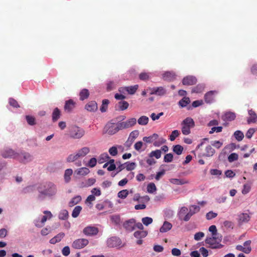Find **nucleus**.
Wrapping results in <instances>:
<instances>
[{
	"mask_svg": "<svg viewBox=\"0 0 257 257\" xmlns=\"http://www.w3.org/2000/svg\"><path fill=\"white\" fill-rule=\"evenodd\" d=\"M254 132L255 130L254 128H250L246 133V137L248 139H250L252 137L253 134L254 133Z\"/></svg>",
	"mask_w": 257,
	"mask_h": 257,
	"instance_id": "63",
	"label": "nucleus"
},
{
	"mask_svg": "<svg viewBox=\"0 0 257 257\" xmlns=\"http://www.w3.org/2000/svg\"><path fill=\"white\" fill-rule=\"evenodd\" d=\"M249 117L247 118V123L250 124L251 123H255L257 121V115L254 111L252 109H250L248 111Z\"/></svg>",
	"mask_w": 257,
	"mask_h": 257,
	"instance_id": "17",
	"label": "nucleus"
},
{
	"mask_svg": "<svg viewBox=\"0 0 257 257\" xmlns=\"http://www.w3.org/2000/svg\"><path fill=\"white\" fill-rule=\"evenodd\" d=\"M27 123L30 125H34L36 124V118L34 116L30 115H27L25 116Z\"/></svg>",
	"mask_w": 257,
	"mask_h": 257,
	"instance_id": "31",
	"label": "nucleus"
},
{
	"mask_svg": "<svg viewBox=\"0 0 257 257\" xmlns=\"http://www.w3.org/2000/svg\"><path fill=\"white\" fill-rule=\"evenodd\" d=\"M250 217L247 213H242L238 215V221L239 224L246 223L250 220Z\"/></svg>",
	"mask_w": 257,
	"mask_h": 257,
	"instance_id": "19",
	"label": "nucleus"
},
{
	"mask_svg": "<svg viewBox=\"0 0 257 257\" xmlns=\"http://www.w3.org/2000/svg\"><path fill=\"white\" fill-rule=\"evenodd\" d=\"M89 152V148L88 147H85L79 150L76 153L79 158H81L87 155Z\"/></svg>",
	"mask_w": 257,
	"mask_h": 257,
	"instance_id": "22",
	"label": "nucleus"
},
{
	"mask_svg": "<svg viewBox=\"0 0 257 257\" xmlns=\"http://www.w3.org/2000/svg\"><path fill=\"white\" fill-rule=\"evenodd\" d=\"M115 87V84L113 81H109L107 83L106 89L107 91H110L114 89Z\"/></svg>",
	"mask_w": 257,
	"mask_h": 257,
	"instance_id": "58",
	"label": "nucleus"
},
{
	"mask_svg": "<svg viewBox=\"0 0 257 257\" xmlns=\"http://www.w3.org/2000/svg\"><path fill=\"white\" fill-rule=\"evenodd\" d=\"M148 234V232L145 230H138L136 231L134 235L136 238H138L136 243L137 244L141 245L143 243V240L141 239L142 238L145 237Z\"/></svg>",
	"mask_w": 257,
	"mask_h": 257,
	"instance_id": "8",
	"label": "nucleus"
},
{
	"mask_svg": "<svg viewBox=\"0 0 257 257\" xmlns=\"http://www.w3.org/2000/svg\"><path fill=\"white\" fill-rule=\"evenodd\" d=\"M204 236V233L202 232H198L195 234L194 239L196 240H200L202 237Z\"/></svg>",
	"mask_w": 257,
	"mask_h": 257,
	"instance_id": "61",
	"label": "nucleus"
},
{
	"mask_svg": "<svg viewBox=\"0 0 257 257\" xmlns=\"http://www.w3.org/2000/svg\"><path fill=\"white\" fill-rule=\"evenodd\" d=\"M43 213L45 215L42 217L41 222L37 221L35 223V225L38 227H42L47 220L51 218L52 217V214L49 211H44Z\"/></svg>",
	"mask_w": 257,
	"mask_h": 257,
	"instance_id": "11",
	"label": "nucleus"
},
{
	"mask_svg": "<svg viewBox=\"0 0 257 257\" xmlns=\"http://www.w3.org/2000/svg\"><path fill=\"white\" fill-rule=\"evenodd\" d=\"M190 102V100L189 97H184L181 100H180L178 104L182 107H184L187 106Z\"/></svg>",
	"mask_w": 257,
	"mask_h": 257,
	"instance_id": "34",
	"label": "nucleus"
},
{
	"mask_svg": "<svg viewBox=\"0 0 257 257\" xmlns=\"http://www.w3.org/2000/svg\"><path fill=\"white\" fill-rule=\"evenodd\" d=\"M17 158L21 162L27 163L32 160V156L28 153L23 152L18 154Z\"/></svg>",
	"mask_w": 257,
	"mask_h": 257,
	"instance_id": "10",
	"label": "nucleus"
},
{
	"mask_svg": "<svg viewBox=\"0 0 257 257\" xmlns=\"http://www.w3.org/2000/svg\"><path fill=\"white\" fill-rule=\"evenodd\" d=\"M163 76L165 80L169 81H172L176 78V74L173 72H166L163 74Z\"/></svg>",
	"mask_w": 257,
	"mask_h": 257,
	"instance_id": "21",
	"label": "nucleus"
},
{
	"mask_svg": "<svg viewBox=\"0 0 257 257\" xmlns=\"http://www.w3.org/2000/svg\"><path fill=\"white\" fill-rule=\"evenodd\" d=\"M85 107L89 111H95L97 109V104L95 101H91L87 103Z\"/></svg>",
	"mask_w": 257,
	"mask_h": 257,
	"instance_id": "20",
	"label": "nucleus"
},
{
	"mask_svg": "<svg viewBox=\"0 0 257 257\" xmlns=\"http://www.w3.org/2000/svg\"><path fill=\"white\" fill-rule=\"evenodd\" d=\"M118 108L120 110H123L126 109L128 107V103L126 101H120L118 102Z\"/></svg>",
	"mask_w": 257,
	"mask_h": 257,
	"instance_id": "55",
	"label": "nucleus"
},
{
	"mask_svg": "<svg viewBox=\"0 0 257 257\" xmlns=\"http://www.w3.org/2000/svg\"><path fill=\"white\" fill-rule=\"evenodd\" d=\"M180 135V132L178 130H174L172 133L169 136V139L171 141H174L177 137H178Z\"/></svg>",
	"mask_w": 257,
	"mask_h": 257,
	"instance_id": "50",
	"label": "nucleus"
},
{
	"mask_svg": "<svg viewBox=\"0 0 257 257\" xmlns=\"http://www.w3.org/2000/svg\"><path fill=\"white\" fill-rule=\"evenodd\" d=\"M209 231L212 233L213 236H220V235L217 233V230L215 225H211L209 228Z\"/></svg>",
	"mask_w": 257,
	"mask_h": 257,
	"instance_id": "51",
	"label": "nucleus"
},
{
	"mask_svg": "<svg viewBox=\"0 0 257 257\" xmlns=\"http://www.w3.org/2000/svg\"><path fill=\"white\" fill-rule=\"evenodd\" d=\"M250 188L251 187L250 185L248 184H244L243 185V188L242 190V193L243 194H246L250 191Z\"/></svg>",
	"mask_w": 257,
	"mask_h": 257,
	"instance_id": "59",
	"label": "nucleus"
},
{
	"mask_svg": "<svg viewBox=\"0 0 257 257\" xmlns=\"http://www.w3.org/2000/svg\"><path fill=\"white\" fill-rule=\"evenodd\" d=\"M238 156L236 153H232L228 157V160L229 162H232L238 159Z\"/></svg>",
	"mask_w": 257,
	"mask_h": 257,
	"instance_id": "57",
	"label": "nucleus"
},
{
	"mask_svg": "<svg viewBox=\"0 0 257 257\" xmlns=\"http://www.w3.org/2000/svg\"><path fill=\"white\" fill-rule=\"evenodd\" d=\"M142 221L145 225L148 226L153 222V219L151 217H145L142 218Z\"/></svg>",
	"mask_w": 257,
	"mask_h": 257,
	"instance_id": "53",
	"label": "nucleus"
},
{
	"mask_svg": "<svg viewBox=\"0 0 257 257\" xmlns=\"http://www.w3.org/2000/svg\"><path fill=\"white\" fill-rule=\"evenodd\" d=\"M88 243L89 241L87 239L79 238L73 242L72 247L75 249H80L85 247Z\"/></svg>",
	"mask_w": 257,
	"mask_h": 257,
	"instance_id": "5",
	"label": "nucleus"
},
{
	"mask_svg": "<svg viewBox=\"0 0 257 257\" xmlns=\"http://www.w3.org/2000/svg\"><path fill=\"white\" fill-rule=\"evenodd\" d=\"M61 112L59 109L57 107H56L52 113V120L55 122L56 121L60 116Z\"/></svg>",
	"mask_w": 257,
	"mask_h": 257,
	"instance_id": "28",
	"label": "nucleus"
},
{
	"mask_svg": "<svg viewBox=\"0 0 257 257\" xmlns=\"http://www.w3.org/2000/svg\"><path fill=\"white\" fill-rule=\"evenodd\" d=\"M85 134L84 130L77 126H72L69 131L70 137L73 139L81 138Z\"/></svg>",
	"mask_w": 257,
	"mask_h": 257,
	"instance_id": "4",
	"label": "nucleus"
},
{
	"mask_svg": "<svg viewBox=\"0 0 257 257\" xmlns=\"http://www.w3.org/2000/svg\"><path fill=\"white\" fill-rule=\"evenodd\" d=\"M215 153L214 149L210 146L206 147L205 152L202 154L203 157H211Z\"/></svg>",
	"mask_w": 257,
	"mask_h": 257,
	"instance_id": "24",
	"label": "nucleus"
},
{
	"mask_svg": "<svg viewBox=\"0 0 257 257\" xmlns=\"http://www.w3.org/2000/svg\"><path fill=\"white\" fill-rule=\"evenodd\" d=\"M161 156V151L160 150H156L155 151H152L150 154L149 157L150 158L155 157L156 159H159Z\"/></svg>",
	"mask_w": 257,
	"mask_h": 257,
	"instance_id": "38",
	"label": "nucleus"
},
{
	"mask_svg": "<svg viewBox=\"0 0 257 257\" xmlns=\"http://www.w3.org/2000/svg\"><path fill=\"white\" fill-rule=\"evenodd\" d=\"M89 96V92L87 89H83L79 93L80 100H84L87 99Z\"/></svg>",
	"mask_w": 257,
	"mask_h": 257,
	"instance_id": "26",
	"label": "nucleus"
},
{
	"mask_svg": "<svg viewBox=\"0 0 257 257\" xmlns=\"http://www.w3.org/2000/svg\"><path fill=\"white\" fill-rule=\"evenodd\" d=\"M121 243L120 239L115 236L111 237L107 240V245L109 247L120 246Z\"/></svg>",
	"mask_w": 257,
	"mask_h": 257,
	"instance_id": "6",
	"label": "nucleus"
},
{
	"mask_svg": "<svg viewBox=\"0 0 257 257\" xmlns=\"http://www.w3.org/2000/svg\"><path fill=\"white\" fill-rule=\"evenodd\" d=\"M182 132L184 135H188L190 134V128L195 126V122L191 117H187L182 122Z\"/></svg>",
	"mask_w": 257,
	"mask_h": 257,
	"instance_id": "3",
	"label": "nucleus"
},
{
	"mask_svg": "<svg viewBox=\"0 0 257 257\" xmlns=\"http://www.w3.org/2000/svg\"><path fill=\"white\" fill-rule=\"evenodd\" d=\"M83 232L87 236L95 235L98 232V229L94 226H88L83 229Z\"/></svg>",
	"mask_w": 257,
	"mask_h": 257,
	"instance_id": "9",
	"label": "nucleus"
},
{
	"mask_svg": "<svg viewBox=\"0 0 257 257\" xmlns=\"http://www.w3.org/2000/svg\"><path fill=\"white\" fill-rule=\"evenodd\" d=\"M116 123H108L105 126V132L110 135H113L118 131Z\"/></svg>",
	"mask_w": 257,
	"mask_h": 257,
	"instance_id": "7",
	"label": "nucleus"
},
{
	"mask_svg": "<svg viewBox=\"0 0 257 257\" xmlns=\"http://www.w3.org/2000/svg\"><path fill=\"white\" fill-rule=\"evenodd\" d=\"M131 227V230H134L136 228L140 230H143L144 226L141 222L136 223L134 219H130V228Z\"/></svg>",
	"mask_w": 257,
	"mask_h": 257,
	"instance_id": "15",
	"label": "nucleus"
},
{
	"mask_svg": "<svg viewBox=\"0 0 257 257\" xmlns=\"http://www.w3.org/2000/svg\"><path fill=\"white\" fill-rule=\"evenodd\" d=\"M183 148L179 145H176L173 147V151L176 154L180 155L182 153Z\"/></svg>",
	"mask_w": 257,
	"mask_h": 257,
	"instance_id": "42",
	"label": "nucleus"
},
{
	"mask_svg": "<svg viewBox=\"0 0 257 257\" xmlns=\"http://www.w3.org/2000/svg\"><path fill=\"white\" fill-rule=\"evenodd\" d=\"M68 212L66 210H63L59 214V218L61 220H66L68 217Z\"/></svg>",
	"mask_w": 257,
	"mask_h": 257,
	"instance_id": "47",
	"label": "nucleus"
},
{
	"mask_svg": "<svg viewBox=\"0 0 257 257\" xmlns=\"http://www.w3.org/2000/svg\"><path fill=\"white\" fill-rule=\"evenodd\" d=\"M76 103L72 99L66 101L64 109L67 112L71 111L75 107Z\"/></svg>",
	"mask_w": 257,
	"mask_h": 257,
	"instance_id": "18",
	"label": "nucleus"
},
{
	"mask_svg": "<svg viewBox=\"0 0 257 257\" xmlns=\"http://www.w3.org/2000/svg\"><path fill=\"white\" fill-rule=\"evenodd\" d=\"M82 210V207L80 206H76L73 209L72 213V216L73 218H76L77 217L81 211Z\"/></svg>",
	"mask_w": 257,
	"mask_h": 257,
	"instance_id": "36",
	"label": "nucleus"
},
{
	"mask_svg": "<svg viewBox=\"0 0 257 257\" xmlns=\"http://www.w3.org/2000/svg\"><path fill=\"white\" fill-rule=\"evenodd\" d=\"M108 103L109 100L108 99H103L102 100V104L100 108V110L102 112H105L106 111Z\"/></svg>",
	"mask_w": 257,
	"mask_h": 257,
	"instance_id": "46",
	"label": "nucleus"
},
{
	"mask_svg": "<svg viewBox=\"0 0 257 257\" xmlns=\"http://www.w3.org/2000/svg\"><path fill=\"white\" fill-rule=\"evenodd\" d=\"M9 103L11 106L14 108H19L20 107L18 101L13 98H10Z\"/></svg>",
	"mask_w": 257,
	"mask_h": 257,
	"instance_id": "48",
	"label": "nucleus"
},
{
	"mask_svg": "<svg viewBox=\"0 0 257 257\" xmlns=\"http://www.w3.org/2000/svg\"><path fill=\"white\" fill-rule=\"evenodd\" d=\"M236 249L239 251H241L246 254H248L250 252V248L244 247L241 245H236Z\"/></svg>",
	"mask_w": 257,
	"mask_h": 257,
	"instance_id": "45",
	"label": "nucleus"
},
{
	"mask_svg": "<svg viewBox=\"0 0 257 257\" xmlns=\"http://www.w3.org/2000/svg\"><path fill=\"white\" fill-rule=\"evenodd\" d=\"M109 159V157L107 153H103L101 154L98 159V162L100 164L103 163L107 161Z\"/></svg>",
	"mask_w": 257,
	"mask_h": 257,
	"instance_id": "43",
	"label": "nucleus"
},
{
	"mask_svg": "<svg viewBox=\"0 0 257 257\" xmlns=\"http://www.w3.org/2000/svg\"><path fill=\"white\" fill-rule=\"evenodd\" d=\"M109 154L113 156H115L117 154V150L115 147H111L108 151Z\"/></svg>",
	"mask_w": 257,
	"mask_h": 257,
	"instance_id": "64",
	"label": "nucleus"
},
{
	"mask_svg": "<svg viewBox=\"0 0 257 257\" xmlns=\"http://www.w3.org/2000/svg\"><path fill=\"white\" fill-rule=\"evenodd\" d=\"M222 240V236H213L207 237L205 239V243L209 245V247L211 248H220L223 245L220 244Z\"/></svg>",
	"mask_w": 257,
	"mask_h": 257,
	"instance_id": "2",
	"label": "nucleus"
},
{
	"mask_svg": "<svg viewBox=\"0 0 257 257\" xmlns=\"http://www.w3.org/2000/svg\"><path fill=\"white\" fill-rule=\"evenodd\" d=\"M65 234L63 232H60L58 233L57 235L55 236L54 237L51 238L49 242L51 244H55L57 242H60L62 239L64 237Z\"/></svg>",
	"mask_w": 257,
	"mask_h": 257,
	"instance_id": "23",
	"label": "nucleus"
},
{
	"mask_svg": "<svg viewBox=\"0 0 257 257\" xmlns=\"http://www.w3.org/2000/svg\"><path fill=\"white\" fill-rule=\"evenodd\" d=\"M39 195L38 199H42L43 196H51L54 195L57 192L56 186L51 182L46 183L42 184L38 187Z\"/></svg>",
	"mask_w": 257,
	"mask_h": 257,
	"instance_id": "1",
	"label": "nucleus"
},
{
	"mask_svg": "<svg viewBox=\"0 0 257 257\" xmlns=\"http://www.w3.org/2000/svg\"><path fill=\"white\" fill-rule=\"evenodd\" d=\"M79 159V157L77 155L76 153L75 154H72L68 156V157L67 158V162H74L75 161H77Z\"/></svg>",
	"mask_w": 257,
	"mask_h": 257,
	"instance_id": "37",
	"label": "nucleus"
},
{
	"mask_svg": "<svg viewBox=\"0 0 257 257\" xmlns=\"http://www.w3.org/2000/svg\"><path fill=\"white\" fill-rule=\"evenodd\" d=\"M73 173V171L71 169H67L65 170L64 177L65 182L68 183L71 180V176Z\"/></svg>",
	"mask_w": 257,
	"mask_h": 257,
	"instance_id": "29",
	"label": "nucleus"
},
{
	"mask_svg": "<svg viewBox=\"0 0 257 257\" xmlns=\"http://www.w3.org/2000/svg\"><path fill=\"white\" fill-rule=\"evenodd\" d=\"M200 210V207L197 205H191L189 207V212L192 215L197 213Z\"/></svg>",
	"mask_w": 257,
	"mask_h": 257,
	"instance_id": "44",
	"label": "nucleus"
},
{
	"mask_svg": "<svg viewBox=\"0 0 257 257\" xmlns=\"http://www.w3.org/2000/svg\"><path fill=\"white\" fill-rule=\"evenodd\" d=\"M76 173L78 175L85 176L89 173V170L86 167H82L76 170Z\"/></svg>",
	"mask_w": 257,
	"mask_h": 257,
	"instance_id": "32",
	"label": "nucleus"
},
{
	"mask_svg": "<svg viewBox=\"0 0 257 257\" xmlns=\"http://www.w3.org/2000/svg\"><path fill=\"white\" fill-rule=\"evenodd\" d=\"M139 78L143 81H146L149 79V74L146 72H142L139 75Z\"/></svg>",
	"mask_w": 257,
	"mask_h": 257,
	"instance_id": "56",
	"label": "nucleus"
},
{
	"mask_svg": "<svg viewBox=\"0 0 257 257\" xmlns=\"http://www.w3.org/2000/svg\"><path fill=\"white\" fill-rule=\"evenodd\" d=\"M128 194V191L126 189L122 190L119 191L117 194V196L121 199L125 198Z\"/></svg>",
	"mask_w": 257,
	"mask_h": 257,
	"instance_id": "49",
	"label": "nucleus"
},
{
	"mask_svg": "<svg viewBox=\"0 0 257 257\" xmlns=\"http://www.w3.org/2000/svg\"><path fill=\"white\" fill-rule=\"evenodd\" d=\"M111 221L115 225L119 224L120 222V218L119 215H114L110 217Z\"/></svg>",
	"mask_w": 257,
	"mask_h": 257,
	"instance_id": "52",
	"label": "nucleus"
},
{
	"mask_svg": "<svg viewBox=\"0 0 257 257\" xmlns=\"http://www.w3.org/2000/svg\"><path fill=\"white\" fill-rule=\"evenodd\" d=\"M151 94L162 96L166 93V90L163 87H154L152 89Z\"/></svg>",
	"mask_w": 257,
	"mask_h": 257,
	"instance_id": "14",
	"label": "nucleus"
},
{
	"mask_svg": "<svg viewBox=\"0 0 257 257\" xmlns=\"http://www.w3.org/2000/svg\"><path fill=\"white\" fill-rule=\"evenodd\" d=\"M236 115L234 112H226L222 116V119L225 121H231L235 119Z\"/></svg>",
	"mask_w": 257,
	"mask_h": 257,
	"instance_id": "16",
	"label": "nucleus"
},
{
	"mask_svg": "<svg viewBox=\"0 0 257 257\" xmlns=\"http://www.w3.org/2000/svg\"><path fill=\"white\" fill-rule=\"evenodd\" d=\"M116 125L118 126V130L119 131L127 128L128 126V122L127 120L125 121L118 122L116 123Z\"/></svg>",
	"mask_w": 257,
	"mask_h": 257,
	"instance_id": "39",
	"label": "nucleus"
},
{
	"mask_svg": "<svg viewBox=\"0 0 257 257\" xmlns=\"http://www.w3.org/2000/svg\"><path fill=\"white\" fill-rule=\"evenodd\" d=\"M2 156L5 158H16L15 154L12 150H9L3 153Z\"/></svg>",
	"mask_w": 257,
	"mask_h": 257,
	"instance_id": "30",
	"label": "nucleus"
},
{
	"mask_svg": "<svg viewBox=\"0 0 257 257\" xmlns=\"http://www.w3.org/2000/svg\"><path fill=\"white\" fill-rule=\"evenodd\" d=\"M81 200V197L80 196H77L73 197L69 203V205L70 207H72L74 205L78 203Z\"/></svg>",
	"mask_w": 257,
	"mask_h": 257,
	"instance_id": "35",
	"label": "nucleus"
},
{
	"mask_svg": "<svg viewBox=\"0 0 257 257\" xmlns=\"http://www.w3.org/2000/svg\"><path fill=\"white\" fill-rule=\"evenodd\" d=\"M197 83V79L193 76H187L182 80V83L185 85H193Z\"/></svg>",
	"mask_w": 257,
	"mask_h": 257,
	"instance_id": "12",
	"label": "nucleus"
},
{
	"mask_svg": "<svg viewBox=\"0 0 257 257\" xmlns=\"http://www.w3.org/2000/svg\"><path fill=\"white\" fill-rule=\"evenodd\" d=\"M62 253L64 256H68L70 253V248L68 246H66L62 250Z\"/></svg>",
	"mask_w": 257,
	"mask_h": 257,
	"instance_id": "62",
	"label": "nucleus"
},
{
	"mask_svg": "<svg viewBox=\"0 0 257 257\" xmlns=\"http://www.w3.org/2000/svg\"><path fill=\"white\" fill-rule=\"evenodd\" d=\"M172 227V225L171 223L168 221H165L163 223V225L160 229V231L161 232H166L170 230Z\"/></svg>",
	"mask_w": 257,
	"mask_h": 257,
	"instance_id": "25",
	"label": "nucleus"
},
{
	"mask_svg": "<svg viewBox=\"0 0 257 257\" xmlns=\"http://www.w3.org/2000/svg\"><path fill=\"white\" fill-rule=\"evenodd\" d=\"M217 213H214L212 211H210L206 214V217L207 219L210 220V219H212L216 217L217 216Z\"/></svg>",
	"mask_w": 257,
	"mask_h": 257,
	"instance_id": "60",
	"label": "nucleus"
},
{
	"mask_svg": "<svg viewBox=\"0 0 257 257\" xmlns=\"http://www.w3.org/2000/svg\"><path fill=\"white\" fill-rule=\"evenodd\" d=\"M149 117L143 115L141 116L138 120V122L139 124L142 125H145L148 123L149 122Z\"/></svg>",
	"mask_w": 257,
	"mask_h": 257,
	"instance_id": "33",
	"label": "nucleus"
},
{
	"mask_svg": "<svg viewBox=\"0 0 257 257\" xmlns=\"http://www.w3.org/2000/svg\"><path fill=\"white\" fill-rule=\"evenodd\" d=\"M217 93L216 91H210L207 92L204 95V100L206 103H212L215 98V95Z\"/></svg>",
	"mask_w": 257,
	"mask_h": 257,
	"instance_id": "13",
	"label": "nucleus"
},
{
	"mask_svg": "<svg viewBox=\"0 0 257 257\" xmlns=\"http://www.w3.org/2000/svg\"><path fill=\"white\" fill-rule=\"evenodd\" d=\"M234 136L238 141H241L244 138L243 133L240 131H236L234 133Z\"/></svg>",
	"mask_w": 257,
	"mask_h": 257,
	"instance_id": "40",
	"label": "nucleus"
},
{
	"mask_svg": "<svg viewBox=\"0 0 257 257\" xmlns=\"http://www.w3.org/2000/svg\"><path fill=\"white\" fill-rule=\"evenodd\" d=\"M170 182L176 185H183L188 183V181L184 179H178L176 178H172L169 180Z\"/></svg>",
	"mask_w": 257,
	"mask_h": 257,
	"instance_id": "27",
	"label": "nucleus"
},
{
	"mask_svg": "<svg viewBox=\"0 0 257 257\" xmlns=\"http://www.w3.org/2000/svg\"><path fill=\"white\" fill-rule=\"evenodd\" d=\"M147 191L150 193H153L156 190L157 188L155 184L154 183H150L147 186Z\"/></svg>",
	"mask_w": 257,
	"mask_h": 257,
	"instance_id": "41",
	"label": "nucleus"
},
{
	"mask_svg": "<svg viewBox=\"0 0 257 257\" xmlns=\"http://www.w3.org/2000/svg\"><path fill=\"white\" fill-rule=\"evenodd\" d=\"M173 159V155L171 153L167 154L165 155L164 161L166 163L171 162Z\"/></svg>",
	"mask_w": 257,
	"mask_h": 257,
	"instance_id": "54",
	"label": "nucleus"
}]
</instances>
